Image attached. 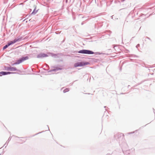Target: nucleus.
<instances>
[{
    "label": "nucleus",
    "mask_w": 155,
    "mask_h": 155,
    "mask_svg": "<svg viewBox=\"0 0 155 155\" xmlns=\"http://www.w3.org/2000/svg\"><path fill=\"white\" fill-rule=\"evenodd\" d=\"M11 137H10L9 138H8V140L6 142V143H5V144L4 145V146H6L5 147H6L9 141L10 140H11Z\"/></svg>",
    "instance_id": "nucleus-10"
},
{
    "label": "nucleus",
    "mask_w": 155,
    "mask_h": 155,
    "mask_svg": "<svg viewBox=\"0 0 155 155\" xmlns=\"http://www.w3.org/2000/svg\"><path fill=\"white\" fill-rule=\"evenodd\" d=\"M52 56H54L56 58L57 56V55L56 54H52Z\"/></svg>",
    "instance_id": "nucleus-13"
},
{
    "label": "nucleus",
    "mask_w": 155,
    "mask_h": 155,
    "mask_svg": "<svg viewBox=\"0 0 155 155\" xmlns=\"http://www.w3.org/2000/svg\"><path fill=\"white\" fill-rule=\"evenodd\" d=\"M64 68H59L58 67H56L54 69H53L51 70H50L48 72H51L52 71H56L59 70H62Z\"/></svg>",
    "instance_id": "nucleus-8"
},
{
    "label": "nucleus",
    "mask_w": 155,
    "mask_h": 155,
    "mask_svg": "<svg viewBox=\"0 0 155 155\" xmlns=\"http://www.w3.org/2000/svg\"><path fill=\"white\" fill-rule=\"evenodd\" d=\"M22 38L21 37H18L17 38H15L13 40L11 41L10 42H8V45H9L10 46L12 45L15 43L17 41H20L21 40Z\"/></svg>",
    "instance_id": "nucleus-4"
},
{
    "label": "nucleus",
    "mask_w": 155,
    "mask_h": 155,
    "mask_svg": "<svg viewBox=\"0 0 155 155\" xmlns=\"http://www.w3.org/2000/svg\"><path fill=\"white\" fill-rule=\"evenodd\" d=\"M41 133V132H39V133H38L37 134H36L35 135H37V134H39V133Z\"/></svg>",
    "instance_id": "nucleus-14"
},
{
    "label": "nucleus",
    "mask_w": 155,
    "mask_h": 155,
    "mask_svg": "<svg viewBox=\"0 0 155 155\" xmlns=\"http://www.w3.org/2000/svg\"><path fill=\"white\" fill-rule=\"evenodd\" d=\"M32 1H33V0H32Z\"/></svg>",
    "instance_id": "nucleus-16"
},
{
    "label": "nucleus",
    "mask_w": 155,
    "mask_h": 155,
    "mask_svg": "<svg viewBox=\"0 0 155 155\" xmlns=\"http://www.w3.org/2000/svg\"><path fill=\"white\" fill-rule=\"evenodd\" d=\"M6 70L8 71H19V70H18L16 69L15 67H7L6 68Z\"/></svg>",
    "instance_id": "nucleus-7"
},
{
    "label": "nucleus",
    "mask_w": 155,
    "mask_h": 155,
    "mask_svg": "<svg viewBox=\"0 0 155 155\" xmlns=\"http://www.w3.org/2000/svg\"><path fill=\"white\" fill-rule=\"evenodd\" d=\"M9 46V45H8V43H7V44L5 46H4L3 47V50H4L5 49L7 48Z\"/></svg>",
    "instance_id": "nucleus-12"
},
{
    "label": "nucleus",
    "mask_w": 155,
    "mask_h": 155,
    "mask_svg": "<svg viewBox=\"0 0 155 155\" xmlns=\"http://www.w3.org/2000/svg\"><path fill=\"white\" fill-rule=\"evenodd\" d=\"M78 53H79L87 54H94V52L93 51L87 50H80L78 51Z\"/></svg>",
    "instance_id": "nucleus-3"
},
{
    "label": "nucleus",
    "mask_w": 155,
    "mask_h": 155,
    "mask_svg": "<svg viewBox=\"0 0 155 155\" xmlns=\"http://www.w3.org/2000/svg\"><path fill=\"white\" fill-rule=\"evenodd\" d=\"M47 54L45 53H41L37 55V58H43L48 57Z\"/></svg>",
    "instance_id": "nucleus-5"
},
{
    "label": "nucleus",
    "mask_w": 155,
    "mask_h": 155,
    "mask_svg": "<svg viewBox=\"0 0 155 155\" xmlns=\"http://www.w3.org/2000/svg\"><path fill=\"white\" fill-rule=\"evenodd\" d=\"M16 72H6V71H1L0 72V76H2V75H5L7 74H16Z\"/></svg>",
    "instance_id": "nucleus-6"
},
{
    "label": "nucleus",
    "mask_w": 155,
    "mask_h": 155,
    "mask_svg": "<svg viewBox=\"0 0 155 155\" xmlns=\"http://www.w3.org/2000/svg\"><path fill=\"white\" fill-rule=\"evenodd\" d=\"M64 88V87H63L61 89V91L63 90V92L64 93H65L66 92H68V88H66V89H63Z\"/></svg>",
    "instance_id": "nucleus-11"
},
{
    "label": "nucleus",
    "mask_w": 155,
    "mask_h": 155,
    "mask_svg": "<svg viewBox=\"0 0 155 155\" xmlns=\"http://www.w3.org/2000/svg\"><path fill=\"white\" fill-rule=\"evenodd\" d=\"M35 7V8L34 10H33V11L31 13V15H35V14L37 12H38V9L37 10H36V6H34Z\"/></svg>",
    "instance_id": "nucleus-9"
},
{
    "label": "nucleus",
    "mask_w": 155,
    "mask_h": 155,
    "mask_svg": "<svg viewBox=\"0 0 155 155\" xmlns=\"http://www.w3.org/2000/svg\"><path fill=\"white\" fill-rule=\"evenodd\" d=\"M89 64L88 62H81L76 63L74 64V66L75 67L79 66H83L86 65H88Z\"/></svg>",
    "instance_id": "nucleus-2"
},
{
    "label": "nucleus",
    "mask_w": 155,
    "mask_h": 155,
    "mask_svg": "<svg viewBox=\"0 0 155 155\" xmlns=\"http://www.w3.org/2000/svg\"><path fill=\"white\" fill-rule=\"evenodd\" d=\"M28 59V56H23L19 59L17 60L14 63L12 64V65L13 66L14 65H16L22 63L25 60H26Z\"/></svg>",
    "instance_id": "nucleus-1"
},
{
    "label": "nucleus",
    "mask_w": 155,
    "mask_h": 155,
    "mask_svg": "<svg viewBox=\"0 0 155 155\" xmlns=\"http://www.w3.org/2000/svg\"><path fill=\"white\" fill-rule=\"evenodd\" d=\"M46 66H48V65L47 64H46Z\"/></svg>",
    "instance_id": "nucleus-15"
}]
</instances>
